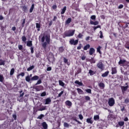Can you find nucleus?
<instances>
[{
  "label": "nucleus",
  "mask_w": 129,
  "mask_h": 129,
  "mask_svg": "<svg viewBox=\"0 0 129 129\" xmlns=\"http://www.w3.org/2000/svg\"><path fill=\"white\" fill-rule=\"evenodd\" d=\"M119 65L120 66H125V65H127L128 62L125 60V59H120L119 61L118 62Z\"/></svg>",
  "instance_id": "5"
},
{
  "label": "nucleus",
  "mask_w": 129,
  "mask_h": 129,
  "mask_svg": "<svg viewBox=\"0 0 129 129\" xmlns=\"http://www.w3.org/2000/svg\"><path fill=\"white\" fill-rule=\"evenodd\" d=\"M58 50L60 53H62V52H64V48H63V47H59Z\"/></svg>",
  "instance_id": "40"
},
{
  "label": "nucleus",
  "mask_w": 129,
  "mask_h": 129,
  "mask_svg": "<svg viewBox=\"0 0 129 129\" xmlns=\"http://www.w3.org/2000/svg\"><path fill=\"white\" fill-rule=\"evenodd\" d=\"M113 116V115L110 114L109 115H108L107 118L108 119H109L110 118H112Z\"/></svg>",
  "instance_id": "56"
},
{
  "label": "nucleus",
  "mask_w": 129,
  "mask_h": 129,
  "mask_svg": "<svg viewBox=\"0 0 129 129\" xmlns=\"http://www.w3.org/2000/svg\"><path fill=\"white\" fill-rule=\"evenodd\" d=\"M18 76H22V77H24V76H25V73L24 72L21 73L20 74L17 75V77Z\"/></svg>",
  "instance_id": "51"
},
{
  "label": "nucleus",
  "mask_w": 129,
  "mask_h": 129,
  "mask_svg": "<svg viewBox=\"0 0 129 129\" xmlns=\"http://www.w3.org/2000/svg\"><path fill=\"white\" fill-rule=\"evenodd\" d=\"M22 10L24 11V12H26V11H27V7H26V6H23L22 7Z\"/></svg>",
  "instance_id": "54"
},
{
  "label": "nucleus",
  "mask_w": 129,
  "mask_h": 129,
  "mask_svg": "<svg viewBox=\"0 0 129 129\" xmlns=\"http://www.w3.org/2000/svg\"><path fill=\"white\" fill-rule=\"evenodd\" d=\"M116 69L115 68H112V73L111 74L113 75L114 74H116L117 73Z\"/></svg>",
  "instance_id": "17"
},
{
  "label": "nucleus",
  "mask_w": 129,
  "mask_h": 129,
  "mask_svg": "<svg viewBox=\"0 0 129 129\" xmlns=\"http://www.w3.org/2000/svg\"><path fill=\"white\" fill-rule=\"evenodd\" d=\"M85 92H87V93L91 94V89H87L85 90Z\"/></svg>",
  "instance_id": "45"
},
{
  "label": "nucleus",
  "mask_w": 129,
  "mask_h": 129,
  "mask_svg": "<svg viewBox=\"0 0 129 129\" xmlns=\"http://www.w3.org/2000/svg\"><path fill=\"white\" fill-rule=\"evenodd\" d=\"M82 37H83V35L81 33H79V34L78 35V38H79V39H81Z\"/></svg>",
  "instance_id": "59"
},
{
  "label": "nucleus",
  "mask_w": 129,
  "mask_h": 129,
  "mask_svg": "<svg viewBox=\"0 0 129 129\" xmlns=\"http://www.w3.org/2000/svg\"><path fill=\"white\" fill-rule=\"evenodd\" d=\"M63 62L65 64H67V65H70L69 62H68V59L66 58V57L63 58Z\"/></svg>",
  "instance_id": "30"
},
{
  "label": "nucleus",
  "mask_w": 129,
  "mask_h": 129,
  "mask_svg": "<svg viewBox=\"0 0 129 129\" xmlns=\"http://www.w3.org/2000/svg\"><path fill=\"white\" fill-rule=\"evenodd\" d=\"M118 124L120 126H122V125H124V121H119Z\"/></svg>",
  "instance_id": "39"
},
{
  "label": "nucleus",
  "mask_w": 129,
  "mask_h": 129,
  "mask_svg": "<svg viewBox=\"0 0 129 129\" xmlns=\"http://www.w3.org/2000/svg\"><path fill=\"white\" fill-rule=\"evenodd\" d=\"M85 100H87V101L90 100V97L88 96H85Z\"/></svg>",
  "instance_id": "48"
},
{
  "label": "nucleus",
  "mask_w": 129,
  "mask_h": 129,
  "mask_svg": "<svg viewBox=\"0 0 129 129\" xmlns=\"http://www.w3.org/2000/svg\"><path fill=\"white\" fill-rule=\"evenodd\" d=\"M66 9L67 7H64L62 9H61L60 15H64V14H65V12H66Z\"/></svg>",
  "instance_id": "24"
},
{
  "label": "nucleus",
  "mask_w": 129,
  "mask_h": 129,
  "mask_svg": "<svg viewBox=\"0 0 129 129\" xmlns=\"http://www.w3.org/2000/svg\"><path fill=\"white\" fill-rule=\"evenodd\" d=\"M14 73H15V69L12 68L11 70V71H10V75H11V76H12V75H14Z\"/></svg>",
  "instance_id": "33"
},
{
  "label": "nucleus",
  "mask_w": 129,
  "mask_h": 129,
  "mask_svg": "<svg viewBox=\"0 0 129 129\" xmlns=\"http://www.w3.org/2000/svg\"><path fill=\"white\" fill-rule=\"evenodd\" d=\"M91 20H95L96 19V16L95 15H92L91 16Z\"/></svg>",
  "instance_id": "60"
},
{
  "label": "nucleus",
  "mask_w": 129,
  "mask_h": 129,
  "mask_svg": "<svg viewBox=\"0 0 129 129\" xmlns=\"http://www.w3.org/2000/svg\"><path fill=\"white\" fill-rule=\"evenodd\" d=\"M79 117L81 120H82V119H83V116L81 114L79 115Z\"/></svg>",
  "instance_id": "57"
},
{
  "label": "nucleus",
  "mask_w": 129,
  "mask_h": 129,
  "mask_svg": "<svg viewBox=\"0 0 129 129\" xmlns=\"http://www.w3.org/2000/svg\"><path fill=\"white\" fill-rule=\"evenodd\" d=\"M90 62L91 63V64L93 63H95L96 61L95 60V59H94V58L93 57H91V58L90 60Z\"/></svg>",
  "instance_id": "32"
},
{
  "label": "nucleus",
  "mask_w": 129,
  "mask_h": 129,
  "mask_svg": "<svg viewBox=\"0 0 129 129\" xmlns=\"http://www.w3.org/2000/svg\"><path fill=\"white\" fill-rule=\"evenodd\" d=\"M74 120H75V121H76L77 122H78V123L79 124H82V123L81 122H80V121H79L78 120H77V119H76V118L74 119Z\"/></svg>",
  "instance_id": "49"
},
{
  "label": "nucleus",
  "mask_w": 129,
  "mask_h": 129,
  "mask_svg": "<svg viewBox=\"0 0 129 129\" xmlns=\"http://www.w3.org/2000/svg\"><path fill=\"white\" fill-rule=\"evenodd\" d=\"M108 74H109V72L107 71L102 74V77H106L107 76H108Z\"/></svg>",
  "instance_id": "23"
},
{
  "label": "nucleus",
  "mask_w": 129,
  "mask_h": 129,
  "mask_svg": "<svg viewBox=\"0 0 129 129\" xmlns=\"http://www.w3.org/2000/svg\"><path fill=\"white\" fill-rule=\"evenodd\" d=\"M90 24L91 25H94V26H97L99 24V23L98 21H95L93 22L91 20H90Z\"/></svg>",
  "instance_id": "15"
},
{
  "label": "nucleus",
  "mask_w": 129,
  "mask_h": 129,
  "mask_svg": "<svg viewBox=\"0 0 129 129\" xmlns=\"http://www.w3.org/2000/svg\"><path fill=\"white\" fill-rule=\"evenodd\" d=\"M46 95H47V93H46V92H43L40 94V96L41 97H43V96H46Z\"/></svg>",
  "instance_id": "38"
},
{
  "label": "nucleus",
  "mask_w": 129,
  "mask_h": 129,
  "mask_svg": "<svg viewBox=\"0 0 129 129\" xmlns=\"http://www.w3.org/2000/svg\"><path fill=\"white\" fill-rule=\"evenodd\" d=\"M87 122L88 123H90L91 124H92V123H93V121L91 120V118H87Z\"/></svg>",
  "instance_id": "29"
},
{
  "label": "nucleus",
  "mask_w": 129,
  "mask_h": 129,
  "mask_svg": "<svg viewBox=\"0 0 129 129\" xmlns=\"http://www.w3.org/2000/svg\"><path fill=\"white\" fill-rule=\"evenodd\" d=\"M34 89L36 90V91H41L44 89V87L42 86H34Z\"/></svg>",
  "instance_id": "8"
},
{
  "label": "nucleus",
  "mask_w": 129,
  "mask_h": 129,
  "mask_svg": "<svg viewBox=\"0 0 129 129\" xmlns=\"http://www.w3.org/2000/svg\"><path fill=\"white\" fill-rule=\"evenodd\" d=\"M66 105H68L69 107H71L72 106V102L69 100H67L65 102Z\"/></svg>",
  "instance_id": "11"
},
{
  "label": "nucleus",
  "mask_w": 129,
  "mask_h": 129,
  "mask_svg": "<svg viewBox=\"0 0 129 129\" xmlns=\"http://www.w3.org/2000/svg\"><path fill=\"white\" fill-rule=\"evenodd\" d=\"M108 103L109 106H113L114 105V103H115V101L113 98H110L108 100Z\"/></svg>",
  "instance_id": "6"
},
{
  "label": "nucleus",
  "mask_w": 129,
  "mask_h": 129,
  "mask_svg": "<svg viewBox=\"0 0 129 129\" xmlns=\"http://www.w3.org/2000/svg\"><path fill=\"white\" fill-rule=\"evenodd\" d=\"M127 88H128V86H121V89L122 90V92H124V91H126V90H127Z\"/></svg>",
  "instance_id": "13"
},
{
  "label": "nucleus",
  "mask_w": 129,
  "mask_h": 129,
  "mask_svg": "<svg viewBox=\"0 0 129 129\" xmlns=\"http://www.w3.org/2000/svg\"><path fill=\"white\" fill-rule=\"evenodd\" d=\"M42 83V80L41 79L37 81V83L35 84V85H39Z\"/></svg>",
  "instance_id": "43"
},
{
  "label": "nucleus",
  "mask_w": 129,
  "mask_h": 129,
  "mask_svg": "<svg viewBox=\"0 0 129 129\" xmlns=\"http://www.w3.org/2000/svg\"><path fill=\"white\" fill-rule=\"evenodd\" d=\"M4 79H5L4 78V76H3L2 75H0V82H3Z\"/></svg>",
  "instance_id": "41"
},
{
  "label": "nucleus",
  "mask_w": 129,
  "mask_h": 129,
  "mask_svg": "<svg viewBox=\"0 0 129 129\" xmlns=\"http://www.w3.org/2000/svg\"><path fill=\"white\" fill-rule=\"evenodd\" d=\"M52 8L53 9V10H56V9H57V5H54L52 7Z\"/></svg>",
  "instance_id": "62"
},
{
  "label": "nucleus",
  "mask_w": 129,
  "mask_h": 129,
  "mask_svg": "<svg viewBox=\"0 0 129 129\" xmlns=\"http://www.w3.org/2000/svg\"><path fill=\"white\" fill-rule=\"evenodd\" d=\"M42 117H44V114H41L39 116H38L37 118H38V119H42Z\"/></svg>",
  "instance_id": "44"
},
{
  "label": "nucleus",
  "mask_w": 129,
  "mask_h": 129,
  "mask_svg": "<svg viewBox=\"0 0 129 129\" xmlns=\"http://www.w3.org/2000/svg\"><path fill=\"white\" fill-rule=\"evenodd\" d=\"M27 47H32V46H33V43L31 40L27 41Z\"/></svg>",
  "instance_id": "16"
},
{
  "label": "nucleus",
  "mask_w": 129,
  "mask_h": 129,
  "mask_svg": "<svg viewBox=\"0 0 129 129\" xmlns=\"http://www.w3.org/2000/svg\"><path fill=\"white\" fill-rule=\"evenodd\" d=\"M89 55H90L91 56L93 55V54H94V53H95V49L94 48H93V47H91L89 49Z\"/></svg>",
  "instance_id": "9"
},
{
  "label": "nucleus",
  "mask_w": 129,
  "mask_h": 129,
  "mask_svg": "<svg viewBox=\"0 0 129 129\" xmlns=\"http://www.w3.org/2000/svg\"><path fill=\"white\" fill-rule=\"evenodd\" d=\"M98 28H101L100 25H98L97 26H94L93 27V29H94V31H95V30H96V29H98Z\"/></svg>",
  "instance_id": "55"
},
{
  "label": "nucleus",
  "mask_w": 129,
  "mask_h": 129,
  "mask_svg": "<svg viewBox=\"0 0 129 129\" xmlns=\"http://www.w3.org/2000/svg\"><path fill=\"white\" fill-rule=\"evenodd\" d=\"M18 48H19V50H23V45H18Z\"/></svg>",
  "instance_id": "61"
},
{
  "label": "nucleus",
  "mask_w": 129,
  "mask_h": 129,
  "mask_svg": "<svg viewBox=\"0 0 129 129\" xmlns=\"http://www.w3.org/2000/svg\"><path fill=\"white\" fill-rule=\"evenodd\" d=\"M77 90L79 93V94H83L84 93L83 92V91L81 89L77 88Z\"/></svg>",
  "instance_id": "26"
},
{
  "label": "nucleus",
  "mask_w": 129,
  "mask_h": 129,
  "mask_svg": "<svg viewBox=\"0 0 129 129\" xmlns=\"http://www.w3.org/2000/svg\"><path fill=\"white\" fill-rule=\"evenodd\" d=\"M99 33H100V38L101 39H102V38H103V34H102V31H100Z\"/></svg>",
  "instance_id": "53"
},
{
  "label": "nucleus",
  "mask_w": 129,
  "mask_h": 129,
  "mask_svg": "<svg viewBox=\"0 0 129 129\" xmlns=\"http://www.w3.org/2000/svg\"><path fill=\"white\" fill-rule=\"evenodd\" d=\"M6 61L1 59H0V66H5V64H6L5 63Z\"/></svg>",
  "instance_id": "31"
},
{
  "label": "nucleus",
  "mask_w": 129,
  "mask_h": 129,
  "mask_svg": "<svg viewBox=\"0 0 129 129\" xmlns=\"http://www.w3.org/2000/svg\"><path fill=\"white\" fill-rule=\"evenodd\" d=\"M25 80L27 81V82H30V81H32L31 78L29 76L26 77Z\"/></svg>",
  "instance_id": "27"
},
{
  "label": "nucleus",
  "mask_w": 129,
  "mask_h": 129,
  "mask_svg": "<svg viewBox=\"0 0 129 129\" xmlns=\"http://www.w3.org/2000/svg\"><path fill=\"white\" fill-rule=\"evenodd\" d=\"M22 41L24 42H26V41H27V38L25 36H22Z\"/></svg>",
  "instance_id": "46"
},
{
  "label": "nucleus",
  "mask_w": 129,
  "mask_h": 129,
  "mask_svg": "<svg viewBox=\"0 0 129 129\" xmlns=\"http://www.w3.org/2000/svg\"><path fill=\"white\" fill-rule=\"evenodd\" d=\"M64 93V91H61L60 93H59L57 96V97H61L62 95Z\"/></svg>",
  "instance_id": "47"
},
{
  "label": "nucleus",
  "mask_w": 129,
  "mask_h": 129,
  "mask_svg": "<svg viewBox=\"0 0 129 129\" xmlns=\"http://www.w3.org/2000/svg\"><path fill=\"white\" fill-rule=\"evenodd\" d=\"M94 120H98V119H99V115H96L94 116Z\"/></svg>",
  "instance_id": "35"
},
{
  "label": "nucleus",
  "mask_w": 129,
  "mask_h": 129,
  "mask_svg": "<svg viewBox=\"0 0 129 129\" xmlns=\"http://www.w3.org/2000/svg\"><path fill=\"white\" fill-rule=\"evenodd\" d=\"M74 34H75V29L69 30L64 32L63 38H66V37H72V36L74 35Z\"/></svg>",
  "instance_id": "2"
},
{
  "label": "nucleus",
  "mask_w": 129,
  "mask_h": 129,
  "mask_svg": "<svg viewBox=\"0 0 129 129\" xmlns=\"http://www.w3.org/2000/svg\"><path fill=\"white\" fill-rule=\"evenodd\" d=\"M51 98H47L45 99V103L44 104H50V103H51Z\"/></svg>",
  "instance_id": "10"
},
{
  "label": "nucleus",
  "mask_w": 129,
  "mask_h": 129,
  "mask_svg": "<svg viewBox=\"0 0 129 129\" xmlns=\"http://www.w3.org/2000/svg\"><path fill=\"white\" fill-rule=\"evenodd\" d=\"M36 27L37 28V29H40V28H41V25H40V24L37 23L36 24Z\"/></svg>",
  "instance_id": "50"
},
{
  "label": "nucleus",
  "mask_w": 129,
  "mask_h": 129,
  "mask_svg": "<svg viewBox=\"0 0 129 129\" xmlns=\"http://www.w3.org/2000/svg\"><path fill=\"white\" fill-rule=\"evenodd\" d=\"M71 21H72V19L69 18L66 21V25H69L71 23Z\"/></svg>",
  "instance_id": "21"
},
{
  "label": "nucleus",
  "mask_w": 129,
  "mask_h": 129,
  "mask_svg": "<svg viewBox=\"0 0 129 129\" xmlns=\"http://www.w3.org/2000/svg\"><path fill=\"white\" fill-rule=\"evenodd\" d=\"M47 71H51L52 70V68L51 67H48L46 69Z\"/></svg>",
  "instance_id": "63"
},
{
  "label": "nucleus",
  "mask_w": 129,
  "mask_h": 129,
  "mask_svg": "<svg viewBox=\"0 0 129 129\" xmlns=\"http://www.w3.org/2000/svg\"><path fill=\"white\" fill-rule=\"evenodd\" d=\"M34 68H35V67H34V66H32L27 69V71H31V70H33Z\"/></svg>",
  "instance_id": "36"
},
{
  "label": "nucleus",
  "mask_w": 129,
  "mask_h": 129,
  "mask_svg": "<svg viewBox=\"0 0 129 129\" xmlns=\"http://www.w3.org/2000/svg\"><path fill=\"white\" fill-rule=\"evenodd\" d=\"M124 102L125 103H128L129 102V99H125V100H124Z\"/></svg>",
  "instance_id": "64"
},
{
  "label": "nucleus",
  "mask_w": 129,
  "mask_h": 129,
  "mask_svg": "<svg viewBox=\"0 0 129 129\" xmlns=\"http://www.w3.org/2000/svg\"><path fill=\"white\" fill-rule=\"evenodd\" d=\"M12 116L14 118V120H17V114H13Z\"/></svg>",
  "instance_id": "58"
},
{
  "label": "nucleus",
  "mask_w": 129,
  "mask_h": 129,
  "mask_svg": "<svg viewBox=\"0 0 129 129\" xmlns=\"http://www.w3.org/2000/svg\"><path fill=\"white\" fill-rule=\"evenodd\" d=\"M47 59L50 63H54V62H55V57H54V54H53V53H49L47 57Z\"/></svg>",
  "instance_id": "3"
},
{
  "label": "nucleus",
  "mask_w": 129,
  "mask_h": 129,
  "mask_svg": "<svg viewBox=\"0 0 129 129\" xmlns=\"http://www.w3.org/2000/svg\"><path fill=\"white\" fill-rule=\"evenodd\" d=\"M34 9H35V4H33L31 5V7L30 8L29 10L30 13H33V11H34Z\"/></svg>",
  "instance_id": "19"
},
{
  "label": "nucleus",
  "mask_w": 129,
  "mask_h": 129,
  "mask_svg": "<svg viewBox=\"0 0 129 129\" xmlns=\"http://www.w3.org/2000/svg\"><path fill=\"white\" fill-rule=\"evenodd\" d=\"M95 72H94L93 71L90 70L89 71V74L91 76H92V75H94L95 74Z\"/></svg>",
  "instance_id": "28"
},
{
  "label": "nucleus",
  "mask_w": 129,
  "mask_h": 129,
  "mask_svg": "<svg viewBox=\"0 0 129 129\" xmlns=\"http://www.w3.org/2000/svg\"><path fill=\"white\" fill-rule=\"evenodd\" d=\"M70 44L71 45H73L74 46H76L77 44H78V40H74V39H72L70 40Z\"/></svg>",
  "instance_id": "7"
},
{
  "label": "nucleus",
  "mask_w": 129,
  "mask_h": 129,
  "mask_svg": "<svg viewBox=\"0 0 129 129\" xmlns=\"http://www.w3.org/2000/svg\"><path fill=\"white\" fill-rule=\"evenodd\" d=\"M124 47L126 49H127V50H129V42H127L125 45Z\"/></svg>",
  "instance_id": "37"
},
{
  "label": "nucleus",
  "mask_w": 129,
  "mask_h": 129,
  "mask_svg": "<svg viewBox=\"0 0 129 129\" xmlns=\"http://www.w3.org/2000/svg\"><path fill=\"white\" fill-rule=\"evenodd\" d=\"M97 67L99 69H100L101 70H103L104 69V66L103 65V63L102 62V60L99 61L98 63L97 64Z\"/></svg>",
  "instance_id": "4"
},
{
  "label": "nucleus",
  "mask_w": 129,
  "mask_h": 129,
  "mask_svg": "<svg viewBox=\"0 0 129 129\" xmlns=\"http://www.w3.org/2000/svg\"><path fill=\"white\" fill-rule=\"evenodd\" d=\"M38 111H43V110H46V106H42L40 108L37 109Z\"/></svg>",
  "instance_id": "14"
},
{
  "label": "nucleus",
  "mask_w": 129,
  "mask_h": 129,
  "mask_svg": "<svg viewBox=\"0 0 129 129\" xmlns=\"http://www.w3.org/2000/svg\"><path fill=\"white\" fill-rule=\"evenodd\" d=\"M39 79V76H34L31 78V81H36Z\"/></svg>",
  "instance_id": "12"
},
{
  "label": "nucleus",
  "mask_w": 129,
  "mask_h": 129,
  "mask_svg": "<svg viewBox=\"0 0 129 129\" xmlns=\"http://www.w3.org/2000/svg\"><path fill=\"white\" fill-rule=\"evenodd\" d=\"M58 83L59 85H60V86H62V87H64V86H65V83H64V82H63V81L61 80H59Z\"/></svg>",
  "instance_id": "18"
},
{
  "label": "nucleus",
  "mask_w": 129,
  "mask_h": 129,
  "mask_svg": "<svg viewBox=\"0 0 129 129\" xmlns=\"http://www.w3.org/2000/svg\"><path fill=\"white\" fill-rule=\"evenodd\" d=\"M26 23V19H24L23 20V22L22 23V27L23 28H24V27H25V24Z\"/></svg>",
  "instance_id": "42"
},
{
  "label": "nucleus",
  "mask_w": 129,
  "mask_h": 129,
  "mask_svg": "<svg viewBox=\"0 0 129 129\" xmlns=\"http://www.w3.org/2000/svg\"><path fill=\"white\" fill-rule=\"evenodd\" d=\"M75 84H78V85H79V86H82L83 85V83L82 82H79V81H76L75 82Z\"/></svg>",
  "instance_id": "20"
},
{
  "label": "nucleus",
  "mask_w": 129,
  "mask_h": 129,
  "mask_svg": "<svg viewBox=\"0 0 129 129\" xmlns=\"http://www.w3.org/2000/svg\"><path fill=\"white\" fill-rule=\"evenodd\" d=\"M63 125L64 127H69V124L68 123L64 122Z\"/></svg>",
  "instance_id": "52"
},
{
  "label": "nucleus",
  "mask_w": 129,
  "mask_h": 129,
  "mask_svg": "<svg viewBox=\"0 0 129 129\" xmlns=\"http://www.w3.org/2000/svg\"><path fill=\"white\" fill-rule=\"evenodd\" d=\"M99 86L102 89H103L104 88V87H105V85H104V84L103 83H100L99 84Z\"/></svg>",
  "instance_id": "22"
},
{
  "label": "nucleus",
  "mask_w": 129,
  "mask_h": 129,
  "mask_svg": "<svg viewBox=\"0 0 129 129\" xmlns=\"http://www.w3.org/2000/svg\"><path fill=\"white\" fill-rule=\"evenodd\" d=\"M101 49V46H99L97 48V52H98V53H99V54H101V51H100V49Z\"/></svg>",
  "instance_id": "34"
},
{
  "label": "nucleus",
  "mask_w": 129,
  "mask_h": 129,
  "mask_svg": "<svg viewBox=\"0 0 129 129\" xmlns=\"http://www.w3.org/2000/svg\"><path fill=\"white\" fill-rule=\"evenodd\" d=\"M50 35H43L41 38L42 46L44 49L47 48V45L50 44Z\"/></svg>",
  "instance_id": "1"
},
{
  "label": "nucleus",
  "mask_w": 129,
  "mask_h": 129,
  "mask_svg": "<svg viewBox=\"0 0 129 129\" xmlns=\"http://www.w3.org/2000/svg\"><path fill=\"white\" fill-rule=\"evenodd\" d=\"M90 48V44H87L84 47V50L85 51H87V50H88Z\"/></svg>",
  "instance_id": "25"
}]
</instances>
